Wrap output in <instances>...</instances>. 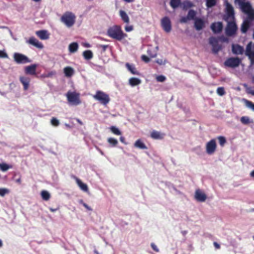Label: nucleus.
Masks as SVG:
<instances>
[{
  "instance_id": "11",
  "label": "nucleus",
  "mask_w": 254,
  "mask_h": 254,
  "mask_svg": "<svg viewBox=\"0 0 254 254\" xmlns=\"http://www.w3.org/2000/svg\"><path fill=\"white\" fill-rule=\"evenodd\" d=\"M210 27L214 33H220L222 32L223 29L222 22H213L211 24Z\"/></svg>"
},
{
  "instance_id": "39",
  "label": "nucleus",
  "mask_w": 254,
  "mask_h": 254,
  "mask_svg": "<svg viewBox=\"0 0 254 254\" xmlns=\"http://www.w3.org/2000/svg\"><path fill=\"white\" fill-rule=\"evenodd\" d=\"M217 138L219 140L220 145L223 147L224 145V144L226 143V139L225 137L222 136H219Z\"/></svg>"
},
{
  "instance_id": "2",
  "label": "nucleus",
  "mask_w": 254,
  "mask_h": 254,
  "mask_svg": "<svg viewBox=\"0 0 254 254\" xmlns=\"http://www.w3.org/2000/svg\"><path fill=\"white\" fill-rule=\"evenodd\" d=\"M93 97L104 106H106L110 101L109 95L101 90H97L96 94L93 95Z\"/></svg>"
},
{
  "instance_id": "58",
  "label": "nucleus",
  "mask_w": 254,
  "mask_h": 254,
  "mask_svg": "<svg viewBox=\"0 0 254 254\" xmlns=\"http://www.w3.org/2000/svg\"><path fill=\"white\" fill-rule=\"evenodd\" d=\"M247 91L248 93L251 94L253 95H254V89H252V88L249 87L247 89Z\"/></svg>"
},
{
  "instance_id": "48",
  "label": "nucleus",
  "mask_w": 254,
  "mask_h": 254,
  "mask_svg": "<svg viewBox=\"0 0 254 254\" xmlns=\"http://www.w3.org/2000/svg\"><path fill=\"white\" fill-rule=\"evenodd\" d=\"M248 57L249 60L251 61V64H254V52L252 53L249 54L248 55H246Z\"/></svg>"
},
{
  "instance_id": "1",
  "label": "nucleus",
  "mask_w": 254,
  "mask_h": 254,
  "mask_svg": "<svg viewBox=\"0 0 254 254\" xmlns=\"http://www.w3.org/2000/svg\"><path fill=\"white\" fill-rule=\"evenodd\" d=\"M107 35L114 39L121 41L127 37V34L125 33L122 29L121 26L115 25L109 27L107 32Z\"/></svg>"
},
{
  "instance_id": "35",
  "label": "nucleus",
  "mask_w": 254,
  "mask_h": 254,
  "mask_svg": "<svg viewBox=\"0 0 254 254\" xmlns=\"http://www.w3.org/2000/svg\"><path fill=\"white\" fill-rule=\"evenodd\" d=\"M216 0H206V6L208 7H212L216 4Z\"/></svg>"
},
{
  "instance_id": "59",
  "label": "nucleus",
  "mask_w": 254,
  "mask_h": 254,
  "mask_svg": "<svg viewBox=\"0 0 254 254\" xmlns=\"http://www.w3.org/2000/svg\"><path fill=\"white\" fill-rule=\"evenodd\" d=\"M214 246L216 249H219L220 248V245L216 242L213 243Z\"/></svg>"
},
{
  "instance_id": "31",
  "label": "nucleus",
  "mask_w": 254,
  "mask_h": 254,
  "mask_svg": "<svg viewBox=\"0 0 254 254\" xmlns=\"http://www.w3.org/2000/svg\"><path fill=\"white\" fill-rule=\"evenodd\" d=\"M196 15V12L193 9H190L188 13L187 16L189 20H194L196 18H195Z\"/></svg>"
},
{
  "instance_id": "38",
  "label": "nucleus",
  "mask_w": 254,
  "mask_h": 254,
  "mask_svg": "<svg viewBox=\"0 0 254 254\" xmlns=\"http://www.w3.org/2000/svg\"><path fill=\"white\" fill-rule=\"evenodd\" d=\"M212 46V51L215 54H217L218 52L220 51L222 49V47L221 45L218 44L214 45Z\"/></svg>"
},
{
  "instance_id": "19",
  "label": "nucleus",
  "mask_w": 254,
  "mask_h": 254,
  "mask_svg": "<svg viewBox=\"0 0 254 254\" xmlns=\"http://www.w3.org/2000/svg\"><path fill=\"white\" fill-rule=\"evenodd\" d=\"M126 67L127 70L134 75H140V72L137 70L134 64H131L128 63L126 64Z\"/></svg>"
},
{
  "instance_id": "15",
  "label": "nucleus",
  "mask_w": 254,
  "mask_h": 254,
  "mask_svg": "<svg viewBox=\"0 0 254 254\" xmlns=\"http://www.w3.org/2000/svg\"><path fill=\"white\" fill-rule=\"evenodd\" d=\"M232 51L233 53L235 55H242L244 52V48L239 44H233Z\"/></svg>"
},
{
  "instance_id": "27",
  "label": "nucleus",
  "mask_w": 254,
  "mask_h": 254,
  "mask_svg": "<svg viewBox=\"0 0 254 254\" xmlns=\"http://www.w3.org/2000/svg\"><path fill=\"white\" fill-rule=\"evenodd\" d=\"M64 71L66 77H71L74 73L73 69L69 66H66L64 68Z\"/></svg>"
},
{
  "instance_id": "10",
  "label": "nucleus",
  "mask_w": 254,
  "mask_h": 254,
  "mask_svg": "<svg viewBox=\"0 0 254 254\" xmlns=\"http://www.w3.org/2000/svg\"><path fill=\"white\" fill-rule=\"evenodd\" d=\"M161 25L164 30L168 33L171 30V23L170 19L166 16L161 20Z\"/></svg>"
},
{
  "instance_id": "47",
  "label": "nucleus",
  "mask_w": 254,
  "mask_h": 254,
  "mask_svg": "<svg viewBox=\"0 0 254 254\" xmlns=\"http://www.w3.org/2000/svg\"><path fill=\"white\" fill-rule=\"evenodd\" d=\"M246 105L248 107L252 109L253 111H254V104L252 102L246 100Z\"/></svg>"
},
{
  "instance_id": "9",
  "label": "nucleus",
  "mask_w": 254,
  "mask_h": 254,
  "mask_svg": "<svg viewBox=\"0 0 254 254\" xmlns=\"http://www.w3.org/2000/svg\"><path fill=\"white\" fill-rule=\"evenodd\" d=\"M217 145L216 140L212 139L208 141L206 144V151L208 154L211 155L216 151Z\"/></svg>"
},
{
  "instance_id": "22",
  "label": "nucleus",
  "mask_w": 254,
  "mask_h": 254,
  "mask_svg": "<svg viewBox=\"0 0 254 254\" xmlns=\"http://www.w3.org/2000/svg\"><path fill=\"white\" fill-rule=\"evenodd\" d=\"M164 133H160L156 130H153L150 133V136L154 139H162L164 138Z\"/></svg>"
},
{
  "instance_id": "55",
  "label": "nucleus",
  "mask_w": 254,
  "mask_h": 254,
  "mask_svg": "<svg viewBox=\"0 0 254 254\" xmlns=\"http://www.w3.org/2000/svg\"><path fill=\"white\" fill-rule=\"evenodd\" d=\"M151 247L152 249L156 252H159V249L157 248V246L154 243L151 244Z\"/></svg>"
},
{
  "instance_id": "29",
  "label": "nucleus",
  "mask_w": 254,
  "mask_h": 254,
  "mask_svg": "<svg viewBox=\"0 0 254 254\" xmlns=\"http://www.w3.org/2000/svg\"><path fill=\"white\" fill-rule=\"evenodd\" d=\"M83 56L85 59H86L87 60H89L93 58V53L91 51L86 50L83 52Z\"/></svg>"
},
{
  "instance_id": "21",
  "label": "nucleus",
  "mask_w": 254,
  "mask_h": 254,
  "mask_svg": "<svg viewBox=\"0 0 254 254\" xmlns=\"http://www.w3.org/2000/svg\"><path fill=\"white\" fill-rule=\"evenodd\" d=\"M36 34L41 40H47L49 38V34L46 30L37 31L36 32Z\"/></svg>"
},
{
  "instance_id": "23",
  "label": "nucleus",
  "mask_w": 254,
  "mask_h": 254,
  "mask_svg": "<svg viewBox=\"0 0 254 254\" xmlns=\"http://www.w3.org/2000/svg\"><path fill=\"white\" fill-rule=\"evenodd\" d=\"M251 25V22L249 19L245 20L242 24L241 31L243 33H246L249 29Z\"/></svg>"
},
{
  "instance_id": "30",
  "label": "nucleus",
  "mask_w": 254,
  "mask_h": 254,
  "mask_svg": "<svg viewBox=\"0 0 254 254\" xmlns=\"http://www.w3.org/2000/svg\"><path fill=\"white\" fill-rule=\"evenodd\" d=\"M181 4V0H170V5L174 9L178 7Z\"/></svg>"
},
{
  "instance_id": "32",
  "label": "nucleus",
  "mask_w": 254,
  "mask_h": 254,
  "mask_svg": "<svg viewBox=\"0 0 254 254\" xmlns=\"http://www.w3.org/2000/svg\"><path fill=\"white\" fill-rule=\"evenodd\" d=\"M41 195L42 199L44 200H48L51 197L50 193L47 190H42L41 192Z\"/></svg>"
},
{
  "instance_id": "34",
  "label": "nucleus",
  "mask_w": 254,
  "mask_h": 254,
  "mask_svg": "<svg viewBox=\"0 0 254 254\" xmlns=\"http://www.w3.org/2000/svg\"><path fill=\"white\" fill-rule=\"evenodd\" d=\"M12 168V165H9L4 163L0 164V169L3 172H5L7 171L9 169Z\"/></svg>"
},
{
  "instance_id": "13",
  "label": "nucleus",
  "mask_w": 254,
  "mask_h": 254,
  "mask_svg": "<svg viewBox=\"0 0 254 254\" xmlns=\"http://www.w3.org/2000/svg\"><path fill=\"white\" fill-rule=\"evenodd\" d=\"M27 43L40 49L44 47L43 45L34 37H30Z\"/></svg>"
},
{
  "instance_id": "17",
  "label": "nucleus",
  "mask_w": 254,
  "mask_h": 254,
  "mask_svg": "<svg viewBox=\"0 0 254 254\" xmlns=\"http://www.w3.org/2000/svg\"><path fill=\"white\" fill-rule=\"evenodd\" d=\"M205 26V23L203 19L197 18L194 20V27L196 30H201Z\"/></svg>"
},
{
  "instance_id": "49",
  "label": "nucleus",
  "mask_w": 254,
  "mask_h": 254,
  "mask_svg": "<svg viewBox=\"0 0 254 254\" xmlns=\"http://www.w3.org/2000/svg\"><path fill=\"white\" fill-rule=\"evenodd\" d=\"M80 203L82 204L83 205V206L85 207L87 210L90 211L92 210V208L90 206H89L86 203H84L83 200H80Z\"/></svg>"
},
{
  "instance_id": "16",
  "label": "nucleus",
  "mask_w": 254,
  "mask_h": 254,
  "mask_svg": "<svg viewBox=\"0 0 254 254\" xmlns=\"http://www.w3.org/2000/svg\"><path fill=\"white\" fill-rule=\"evenodd\" d=\"M37 65L33 64L25 67V73L26 74L34 75L36 74Z\"/></svg>"
},
{
  "instance_id": "18",
  "label": "nucleus",
  "mask_w": 254,
  "mask_h": 254,
  "mask_svg": "<svg viewBox=\"0 0 254 254\" xmlns=\"http://www.w3.org/2000/svg\"><path fill=\"white\" fill-rule=\"evenodd\" d=\"M19 80L23 86L24 90H27L29 86V83L30 81V78L25 76H20L19 77Z\"/></svg>"
},
{
  "instance_id": "50",
  "label": "nucleus",
  "mask_w": 254,
  "mask_h": 254,
  "mask_svg": "<svg viewBox=\"0 0 254 254\" xmlns=\"http://www.w3.org/2000/svg\"><path fill=\"white\" fill-rule=\"evenodd\" d=\"M156 79L159 82H163L165 80L166 77L163 75H159L157 77Z\"/></svg>"
},
{
  "instance_id": "40",
  "label": "nucleus",
  "mask_w": 254,
  "mask_h": 254,
  "mask_svg": "<svg viewBox=\"0 0 254 254\" xmlns=\"http://www.w3.org/2000/svg\"><path fill=\"white\" fill-rule=\"evenodd\" d=\"M240 121L244 125H248L250 123V120L248 117L243 116L241 117Z\"/></svg>"
},
{
  "instance_id": "25",
  "label": "nucleus",
  "mask_w": 254,
  "mask_h": 254,
  "mask_svg": "<svg viewBox=\"0 0 254 254\" xmlns=\"http://www.w3.org/2000/svg\"><path fill=\"white\" fill-rule=\"evenodd\" d=\"M254 52V44L252 42H250L247 45L245 55H248L249 54L252 53Z\"/></svg>"
},
{
  "instance_id": "41",
  "label": "nucleus",
  "mask_w": 254,
  "mask_h": 254,
  "mask_svg": "<svg viewBox=\"0 0 254 254\" xmlns=\"http://www.w3.org/2000/svg\"><path fill=\"white\" fill-rule=\"evenodd\" d=\"M51 124L54 127H58L60 125L59 121L55 117H53L51 120Z\"/></svg>"
},
{
  "instance_id": "44",
  "label": "nucleus",
  "mask_w": 254,
  "mask_h": 254,
  "mask_svg": "<svg viewBox=\"0 0 254 254\" xmlns=\"http://www.w3.org/2000/svg\"><path fill=\"white\" fill-rule=\"evenodd\" d=\"M9 192V190L6 188L0 189V196H4L6 194Z\"/></svg>"
},
{
  "instance_id": "14",
  "label": "nucleus",
  "mask_w": 254,
  "mask_h": 254,
  "mask_svg": "<svg viewBox=\"0 0 254 254\" xmlns=\"http://www.w3.org/2000/svg\"><path fill=\"white\" fill-rule=\"evenodd\" d=\"M226 13L227 14V18H230L233 19H234V10L232 5L227 2L226 4Z\"/></svg>"
},
{
  "instance_id": "26",
  "label": "nucleus",
  "mask_w": 254,
  "mask_h": 254,
  "mask_svg": "<svg viewBox=\"0 0 254 254\" xmlns=\"http://www.w3.org/2000/svg\"><path fill=\"white\" fill-rule=\"evenodd\" d=\"M141 80L135 77H131L129 79V84L131 86H135L141 83Z\"/></svg>"
},
{
  "instance_id": "62",
  "label": "nucleus",
  "mask_w": 254,
  "mask_h": 254,
  "mask_svg": "<svg viewBox=\"0 0 254 254\" xmlns=\"http://www.w3.org/2000/svg\"><path fill=\"white\" fill-rule=\"evenodd\" d=\"M124 0L125 1H126V2H128V3L132 2L134 1V0Z\"/></svg>"
},
{
  "instance_id": "5",
  "label": "nucleus",
  "mask_w": 254,
  "mask_h": 254,
  "mask_svg": "<svg viewBox=\"0 0 254 254\" xmlns=\"http://www.w3.org/2000/svg\"><path fill=\"white\" fill-rule=\"evenodd\" d=\"M67 101L74 105H77L81 103L80 94L75 92L68 91L66 94Z\"/></svg>"
},
{
  "instance_id": "43",
  "label": "nucleus",
  "mask_w": 254,
  "mask_h": 254,
  "mask_svg": "<svg viewBox=\"0 0 254 254\" xmlns=\"http://www.w3.org/2000/svg\"><path fill=\"white\" fill-rule=\"evenodd\" d=\"M217 93L219 95V96H223L225 94L226 92L225 91V89H224V88L223 87H218L217 89Z\"/></svg>"
},
{
  "instance_id": "46",
  "label": "nucleus",
  "mask_w": 254,
  "mask_h": 254,
  "mask_svg": "<svg viewBox=\"0 0 254 254\" xmlns=\"http://www.w3.org/2000/svg\"><path fill=\"white\" fill-rule=\"evenodd\" d=\"M17 175H18V178L15 179V182L19 185H20L21 184V175L19 173H14V178H15Z\"/></svg>"
},
{
  "instance_id": "64",
  "label": "nucleus",
  "mask_w": 254,
  "mask_h": 254,
  "mask_svg": "<svg viewBox=\"0 0 254 254\" xmlns=\"http://www.w3.org/2000/svg\"><path fill=\"white\" fill-rule=\"evenodd\" d=\"M252 177L254 178V170L252 171L250 174Z\"/></svg>"
},
{
  "instance_id": "42",
  "label": "nucleus",
  "mask_w": 254,
  "mask_h": 254,
  "mask_svg": "<svg viewBox=\"0 0 254 254\" xmlns=\"http://www.w3.org/2000/svg\"><path fill=\"white\" fill-rule=\"evenodd\" d=\"M209 42L212 46L218 44V40L214 37H211L209 39Z\"/></svg>"
},
{
  "instance_id": "63",
  "label": "nucleus",
  "mask_w": 254,
  "mask_h": 254,
  "mask_svg": "<svg viewBox=\"0 0 254 254\" xmlns=\"http://www.w3.org/2000/svg\"><path fill=\"white\" fill-rule=\"evenodd\" d=\"M187 4L189 7H191L192 5L190 1H187Z\"/></svg>"
},
{
  "instance_id": "36",
  "label": "nucleus",
  "mask_w": 254,
  "mask_h": 254,
  "mask_svg": "<svg viewBox=\"0 0 254 254\" xmlns=\"http://www.w3.org/2000/svg\"><path fill=\"white\" fill-rule=\"evenodd\" d=\"M108 142L113 147L116 146L118 143V140L112 137L109 138L108 139Z\"/></svg>"
},
{
  "instance_id": "24",
  "label": "nucleus",
  "mask_w": 254,
  "mask_h": 254,
  "mask_svg": "<svg viewBox=\"0 0 254 254\" xmlns=\"http://www.w3.org/2000/svg\"><path fill=\"white\" fill-rule=\"evenodd\" d=\"M119 13L122 20L126 23H129V18L127 13L123 10H120Z\"/></svg>"
},
{
  "instance_id": "53",
  "label": "nucleus",
  "mask_w": 254,
  "mask_h": 254,
  "mask_svg": "<svg viewBox=\"0 0 254 254\" xmlns=\"http://www.w3.org/2000/svg\"><path fill=\"white\" fill-rule=\"evenodd\" d=\"M141 58V60L145 63H148L150 61V59L145 55H142Z\"/></svg>"
},
{
  "instance_id": "33",
  "label": "nucleus",
  "mask_w": 254,
  "mask_h": 254,
  "mask_svg": "<svg viewBox=\"0 0 254 254\" xmlns=\"http://www.w3.org/2000/svg\"><path fill=\"white\" fill-rule=\"evenodd\" d=\"M134 146L142 149L147 148V147L145 144L139 139L135 141L134 143Z\"/></svg>"
},
{
  "instance_id": "3",
  "label": "nucleus",
  "mask_w": 254,
  "mask_h": 254,
  "mask_svg": "<svg viewBox=\"0 0 254 254\" xmlns=\"http://www.w3.org/2000/svg\"><path fill=\"white\" fill-rule=\"evenodd\" d=\"M75 15L73 13L69 11L65 12L61 18V21L68 27H70L74 25L75 22Z\"/></svg>"
},
{
  "instance_id": "12",
  "label": "nucleus",
  "mask_w": 254,
  "mask_h": 254,
  "mask_svg": "<svg viewBox=\"0 0 254 254\" xmlns=\"http://www.w3.org/2000/svg\"><path fill=\"white\" fill-rule=\"evenodd\" d=\"M195 199L199 202H204L207 198L206 195L200 189L195 190L194 194Z\"/></svg>"
},
{
  "instance_id": "8",
  "label": "nucleus",
  "mask_w": 254,
  "mask_h": 254,
  "mask_svg": "<svg viewBox=\"0 0 254 254\" xmlns=\"http://www.w3.org/2000/svg\"><path fill=\"white\" fill-rule=\"evenodd\" d=\"M13 59L14 61L18 64H24L31 62V61L27 56L18 53L14 54Z\"/></svg>"
},
{
  "instance_id": "56",
  "label": "nucleus",
  "mask_w": 254,
  "mask_h": 254,
  "mask_svg": "<svg viewBox=\"0 0 254 254\" xmlns=\"http://www.w3.org/2000/svg\"><path fill=\"white\" fill-rule=\"evenodd\" d=\"M219 39L223 42H228V39L224 36H221L219 37Z\"/></svg>"
},
{
  "instance_id": "54",
  "label": "nucleus",
  "mask_w": 254,
  "mask_h": 254,
  "mask_svg": "<svg viewBox=\"0 0 254 254\" xmlns=\"http://www.w3.org/2000/svg\"><path fill=\"white\" fill-rule=\"evenodd\" d=\"M56 72L55 71H51L49 73H48L47 74L45 75H44V77H51L52 76H53V75H55L56 74Z\"/></svg>"
},
{
  "instance_id": "6",
  "label": "nucleus",
  "mask_w": 254,
  "mask_h": 254,
  "mask_svg": "<svg viewBox=\"0 0 254 254\" xmlns=\"http://www.w3.org/2000/svg\"><path fill=\"white\" fill-rule=\"evenodd\" d=\"M241 7L242 11L248 14L249 19L251 20L254 19V10L252 9L249 2H241Z\"/></svg>"
},
{
  "instance_id": "28",
  "label": "nucleus",
  "mask_w": 254,
  "mask_h": 254,
  "mask_svg": "<svg viewBox=\"0 0 254 254\" xmlns=\"http://www.w3.org/2000/svg\"><path fill=\"white\" fill-rule=\"evenodd\" d=\"M78 48V45L76 42H73L69 44L68 46V50L71 53H73L76 52Z\"/></svg>"
},
{
  "instance_id": "51",
  "label": "nucleus",
  "mask_w": 254,
  "mask_h": 254,
  "mask_svg": "<svg viewBox=\"0 0 254 254\" xmlns=\"http://www.w3.org/2000/svg\"><path fill=\"white\" fill-rule=\"evenodd\" d=\"M188 20H190L188 16H184L180 18V22L181 23H187Z\"/></svg>"
},
{
  "instance_id": "61",
  "label": "nucleus",
  "mask_w": 254,
  "mask_h": 254,
  "mask_svg": "<svg viewBox=\"0 0 254 254\" xmlns=\"http://www.w3.org/2000/svg\"><path fill=\"white\" fill-rule=\"evenodd\" d=\"M76 121H77V122L80 125H83V123L82 122V121L79 119H76Z\"/></svg>"
},
{
  "instance_id": "4",
  "label": "nucleus",
  "mask_w": 254,
  "mask_h": 254,
  "mask_svg": "<svg viewBox=\"0 0 254 254\" xmlns=\"http://www.w3.org/2000/svg\"><path fill=\"white\" fill-rule=\"evenodd\" d=\"M238 30L237 25L234 20L228 21L225 28V34L228 37H234L236 35Z\"/></svg>"
},
{
  "instance_id": "57",
  "label": "nucleus",
  "mask_w": 254,
  "mask_h": 254,
  "mask_svg": "<svg viewBox=\"0 0 254 254\" xmlns=\"http://www.w3.org/2000/svg\"><path fill=\"white\" fill-rule=\"evenodd\" d=\"M125 29L127 32H130L133 30V28L132 25H130V26H126L125 27Z\"/></svg>"
},
{
  "instance_id": "37",
  "label": "nucleus",
  "mask_w": 254,
  "mask_h": 254,
  "mask_svg": "<svg viewBox=\"0 0 254 254\" xmlns=\"http://www.w3.org/2000/svg\"><path fill=\"white\" fill-rule=\"evenodd\" d=\"M110 129L112 132L114 134L119 135L122 134L121 131L118 128L114 126H112Z\"/></svg>"
},
{
  "instance_id": "45",
  "label": "nucleus",
  "mask_w": 254,
  "mask_h": 254,
  "mask_svg": "<svg viewBox=\"0 0 254 254\" xmlns=\"http://www.w3.org/2000/svg\"><path fill=\"white\" fill-rule=\"evenodd\" d=\"M109 45H101L99 44L97 45V47L98 49H101L102 50V52H105L107 50V49L108 48Z\"/></svg>"
},
{
  "instance_id": "7",
  "label": "nucleus",
  "mask_w": 254,
  "mask_h": 254,
  "mask_svg": "<svg viewBox=\"0 0 254 254\" xmlns=\"http://www.w3.org/2000/svg\"><path fill=\"white\" fill-rule=\"evenodd\" d=\"M241 63V60L238 57H232L227 59L224 62L225 66L235 68L238 66Z\"/></svg>"
},
{
  "instance_id": "60",
  "label": "nucleus",
  "mask_w": 254,
  "mask_h": 254,
  "mask_svg": "<svg viewBox=\"0 0 254 254\" xmlns=\"http://www.w3.org/2000/svg\"><path fill=\"white\" fill-rule=\"evenodd\" d=\"M120 141H121L122 142L125 143V137H123V136H121V137H120Z\"/></svg>"
},
{
  "instance_id": "52",
  "label": "nucleus",
  "mask_w": 254,
  "mask_h": 254,
  "mask_svg": "<svg viewBox=\"0 0 254 254\" xmlns=\"http://www.w3.org/2000/svg\"><path fill=\"white\" fill-rule=\"evenodd\" d=\"M7 57L8 56L5 52L0 50V58H7Z\"/></svg>"
},
{
  "instance_id": "20",
  "label": "nucleus",
  "mask_w": 254,
  "mask_h": 254,
  "mask_svg": "<svg viewBox=\"0 0 254 254\" xmlns=\"http://www.w3.org/2000/svg\"><path fill=\"white\" fill-rule=\"evenodd\" d=\"M73 178L75 180L77 185L81 190L85 192L88 190V188L86 184L83 183L79 179L75 176H73Z\"/></svg>"
}]
</instances>
